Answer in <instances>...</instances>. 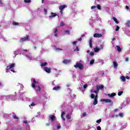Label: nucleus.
<instances>
[{
	"label": "nucleus",
	"instance_id": "nucleus-1",
	"mask_svg": "<svg viewBox=\"0 0 130 130\" xmlns=\"http://www.w3.org/2000/svg\"><path fill=\"white\" fill-rule=\"evenodd\" d=\"M74 67L75 69H79V70H81V71L84 70V65L79 62H77L76 64L74 65Z\"/></svg>",
	"mask_w": 130,
	"mask_h": 130
},
{
	"label": "nucleus",
	"instance_id": "nucleus-2",
	"mask_svg": "<svg viewBox=\"0 0 130 130\" xmlns=\"http://www.w3.org/2000/svg\"><path fill=\"white\" fill-rule=\"evenodd\" d=\"M101 101L102 102H105V103H110L109 105L110 106H112V105H113V102H112V101H111V100L110 99H102Z\"/></svg>",
	"mask_w": 130,
	"mask_h": 130
},
{
	"label": "nucleus",
	"instance_id": "nucleus-3",
	"mask_svg": "<svg viewBox=\"0 0 130 130\" xmlns=\"http://www.w3.org/2000/svg\"><path fill=\"white\" fill-rule=\"evenodd\" d=\"M66 8H67V6H66V5L60 6L59 7V9L60 10L59 13H60V14H62L63 10H64V9H66Z\"/></svg>",
	"mask_w": 130,
	"mask_h": 130
},
{
	"label": "nucleus",
	"instance_id": "nucleus-4",
	"mask_svg": "<svg viewBox=\"0 0 130 130\" xmlns=\"http://www.w3.org/2000/svg\"><path fill=\"white\" fill-rule=\"evenodd\" d=\"M15 66V63H12L8 66L7 67V69L6 70V73H8V71L11 69H13V68H14Z\"/></svg>",
	"mask_w": 130,
	"mask_h": 130
},
{
	"label": "nucleus",
	"instance_id": "nucleus-5",
	"mask_svg": "<svg viewBox=\"0 0 130 130\" xmlns=\"http://www.w3.org/2000/svg\"><path fill=\"white\" fill-rule=\"evenodd\" d=\"M51 15H50L49 16L50 19H52V18H54V17H56V16H57L58 18H59V16L58 15L56 14V13L51 12Z\"/></svg>",
	"mask_w": 130,
	"mask_h": 130
},
{
	"label": "nucleus",
	"instance_id": "nucleus-6",
	"mask_svg": "<svg viewBox=\"0 0 130 130\" xmlns=\"http://www.w3.org/2000/svg\"><path fill=\"white\" fill-rule=\"evenodd\" d=\"M33 81V83L32 84L31 87H32V88H34V89H35L36 88V83H38L37 81H36V80H35V79H32Z\"/></svg>",
	"mask_w": 130,
	"mask_h": 130
},
{
	"label": "nucleus",
	"instance_id": "nucleus-7",
	"mask_svg": "<svg viewBox=\"0 0 130 130\" xmlns=\"http://www.w3.org/2000/svg\"><path fill=\"white\" fill-rule=\"evenodd\" d=\"M29 39V36H26L24 38H22L20 39V42H24V41H27Z\"/></svg>",
	"mask_w": 130,
	"mask_h": 130
},
{
	"label": "nucleus",
	"instance_id": "nucleus-8",
	"mask_svg": "<svg viewBox=\"0 0 130 130\" xmlns=\"http://www.w3.org/2000/svg\"><path fill=\"white\" fill-rule=\"evenodd\" d=\"M62 62L64 64H69V63H71V59H64L62 61Z\"/></svg>",
	"mask_w": 130,
	"mask_h": 130
},
{
	"label": "nucleus",
	"instance_id": "nucleus-9",
	"mask_svg": "<svg viewBox=\"0 0 130 130\" xmlns=\"http://www.w3.org/2000/svg\"><path fill=\"white\" fill-rule=\"evenodd\" d=\"M93 37L95 38H100L102 37V35L101 34H94L93 35Z\"/></svg>",
	"mask_w": 130,
	"mask_h": 130
},
{
	"label": "nucleus",
	"instance_id": "nucleus-10",
	"mask_svg": "<svg viewBox=\"0 0 130 130\" xmlns=\"http://www.w3.org/2000/svg\"><path fill=\"white\" fill-rule=\"evenodd\" d=\"M44 70L46 73H48V74H50V71H51V69L50 68H49L48 67H46L44 68Z\"/></svg>",
	"mask_w": 130,
	"mask_h": 130
},
{
	"label": "nucleus",
	"instance_id": "nucleus-11",
	"mask_svg": "<svg viewBox=\"0 0 130 130\" xmlns=\"http://www.w3.org/2000/svg\"><path fill=\"white\" fill-rule=\"evenodd\" d=\"M108 96L109 97H111V98H112V97H114V96H116V93L113 92V93H112L111 94H108Z\"/></svg>",
	"mask_w": 130,
	"mask_h": 130
},
{
	"label": "nucleus",
	"instance_id": "nucleus-12",
	"mask_svg": "<svg viewBox=\"0 0 130 130\" xmlns=\"http://www.w3.org/2000/svg\"><path fill=\"white\" fill-rule=\"evenodd\" d=\"M50 119L51 120H52V121H54V119H55V116L53 115H50Z\"/></svg>",
	"mask_w": 130,
	"mask_h": 130
},
{
	"label": "nucleus",
	"instance_id": "nucleus-13",
	"mask_svg": "<svg viewBox=\"0 0 130 130\" xmlns=\"http://www.w3.org/2000/svg\"><path fill=\"white\" fill-rule=\"evenodd\" d=\"M61 87L60 86H55L53 87V90H55L56 91H57L58 90H60Z\"/></svg>",
	"mask_w": 130,
	"mask_h": 130
},
{
	"label": "nucleus",
	"instance_id": "nucleus-14",
	"mask_svg": "<svg viewBox=\"0 0 130 130\" xmlns=\"http://www.w3.org/2000/svg\"><path fill=\"white\" fill-rule=\"evenodd\" d=\"M113 65H114V69H116L117 67H118V64H117V62L116 61H114L113 62Z\"/></svg>",
	"mask_w": 130,
	"mask_h": 130
},
{
	"label": "nucleus",
	"instance_id": "nucleus-15",
	"mask_svg": "<svg viewBox=\"0 0 130 130\" xmlns=\"http://www.w3.org/2000/svg\"><path fill=\"white\" fill-rule=\"evenodd\" d=\"M36 90L38 92H40L41 91V88L40 87V86L38 85L36 86Z\"/></svg>",
	"mask_w": 130,
	"mask_h": 130
},
{
	"label": "nucleus",
	"instance_id": "nucleus-16",
	"mask_svg": "<svg viewBox=\"0 0 130 130\" xmlns=\"http://www.w3.org/2000/svg\"><path fill=\"white\" fill-rule=\"evenodd\" d=\"M116 47L117 48V50L118 51V52H120V51H121V48H120L119 45L116 46Z\"/></svg>",
	"mask_w": 130,
	"mask_h": 130
},
{
	"label": "nucleus",
	"instance_id": "nucleus-17",
	"mask_svg": "<svg viewBox=\"0 0 130 130\" xmlns=\"http://www.w3.org/2000/svg\"><path fill=\"white\" fill-rule=\"evenodd\" d=\"M93 104V105H96L98 104V100H96V98L94 99Z\"/></svg>",
	"mask_w": 130,
	"mask_h": 130
},
{
	"label": "nucleus",
	"instance_id": "nucleus-18",
	"mask_svg": "<svg viewBox=\"0 0 130 130\" xmlns=\"http://www.w3.org/2000/svg\"><path fill=\"white\" fill-rule=\"evenodd\" d=\"M66 115V112H62L61 114V117L62 118V119L64 121L66 120V119L63 118V115Z\"/></svg>",
	"mask_w": 130,
	"mask_h": 130
},
{
	"label": "nucleus",
	"instance_id": "nucleus-19",
	"mask_svg": "<svg viewBox=\"0 0 130 130\" xmlns=\"http://www.w3.org/2000/svg\"><path fill=\"white\" fill-rule=\"evenodd\" d=\"M113 20L115 22L116 24H119L118 21H117V19L114 17H113Z\"/></svg>",
	"mask_w": 130,
	"mask_h": 130
},
{
	"label": "nucleus",
	"instance_id": "nucleus-20",
	"mask_svg": "<svg viewBox=\"0 0 130 130\" xmlns=\"http://www.w3.org/2000/svg\"><path fill=\"white\" fill-rule=\"evenodd\" d=\"M12 25H13V26H18V25H19V23L16 22L13 20L12 22Z\"/></svg>",
	"mask_w": 130,
	"mask_h": 130
},
{
	"label": "nucleus",
	"instance_id": "nucleus-21",
	"mask_svg": "<svg viewBox=\"0 0 130 130\" xmlns=\"http://www.w3.org/2000/svg\"><path fill=\"white\" fill-rule=\"evenodd\" d=\"M89 43L90 47L92 48V38L89 39Z\"/></svg>",
	"mask_w": 130,
	"mask_h": 130
},
{
	"label": "nucleus",
	"instance_id": "nucleus-22",
	"mask_svg": "<svg viewBox=\"0 0 130 130\" xmlns=\"http://www.w3.org/2000/svg\"><path fill=\"white\" fill-rule=\"evenodd\" d=\"M46 66H47V62H45L44 63H41V67H45Z\"/></svg>",
	"mask_w": 130,
	"mask_h": 130
},
{
	"label": "nucleus",
	"instance_id": "nucleus-23",
	"mask_svg": "<svg viewBox=\"0 0 130 130\" xmlns=\"http://www.w3.org/2000/svg\"><path fill=\"white\" fill-rule=\"evenodd\" d=\"M121 80L122 82H125V76H121Z\"/></svg>",
	"mask_w": 130,
	"mask_h": 130
},
{
	"label": "nucleus",
	"instance_id": "nucleus-24",
	"mask_svg": "<svg viewBox=\"0 0 130 130\" xmlns=\"http://www.w3.org/2000/svg\"><path fill=\"white\" fill-rule=\"evenodd\" d=\"M13 118H14V119H19V117H18V116H17V115L16 114H14L13 115Z\"/></svg>",
	"mask_w": 130,
	"mask_h": 130
},
{
	"label": "nucleus",
	"instance_id": "nucleus-25",
	"mask_svg": "<svg viewBox=\"0 0 130 130\" xmlns=\"http://www.w3.org/2000/svg\"><path fill=\"white\" fill-rule=\"evenodd\" d=\"M122 94H123V91H119L118 93V96H121V95H122Z\"/></svg>",
	"mask_w": 130,
	"mask_h": 130
},
{
	"label": "nucleus",
	"instance_id": "nucleus-26",
	"mask_svg": "<svg viewBox=\"0 0 130 130\" xmlns=\"http://www.w3.org/2000/svg\"><path fill=\"white\" fill-rule=\"evenodd\" d=\"M126 27H130V21H128L126 23Z\"/></svg>",
	"mask_w": 130,
	"mask_h": 130
},
{
	"label": "nucleus",
	"instance_id": "nucleus-27",
	"mask_svg": "<svg viewBox=\"0 0 130 130\" xmlns=\"http://www.w3.org/2000/svg\"><path fill=\"white\" fill-rule=\"evenodd\" d=\"M96 8H97L98 10H101V6H100V5L98 4L96 6Z\"/></svg>",
	"mask_w": 130,
	"mask_h": 130
},
{
	"label": "nucleus",
	"instance_id": "nucleus-28",
	"mask_svg": "<svg viewBox=\"0 0 130 130\" xmlns=\"http://www.w3.org/2000/svg\"><path fill=\"white\" fill-rule=\"evenodd\" d=\"M26 57H27V58H28V59H29L30 60H32V56H30V55H27L26 56Z\"/></svg>",
	"mask_w": 130,
	"mask_h": 130
},
{
	"label": "nucleus",
	"instance_id": "nucleus-29",
	"mask_svg": "<svg viewBox=\"0 0 130 130\" xmlns=\"http://www.w3.org/2000/svg\"><path fill=\"white\" fill-rule=\"evenodd\" d=\"M94 50L95 52H98V51H99V50H100V49H99L98 48H95L94 49Z\"/></svg>",
	"mask_w": 130,
	"mask_h": 130
},
{
	"label": "nucleus",
	"instance_id": "nucleus-30",
	"mask_svg": "<svg viewBox=\"0 0 130 130\" xmlns=\"http://www.w3.org/2000/svg\"><path fill=\"white\" fill-rule=\"evenodd\" d=\"M24 3H26V4H29L31 3V0H24Z\"/></svg>",
	"mask_w": 130,
	"mask_h": 130
},
{
	"label": "nucleus",
	"instance_id": "nucleus-31",
	"mask_svg": "<svg viewBox=\"0 0 130 130\" xmlns=\"http://www.w3.org/2000/svg\"><path fill=\"white\" fill-rule=\"evenodd\" d=\"M66 118L68 119H71V115H70V114H67L66 115Z\"/></svg>",
	"mask_w": 130,
	"mask_h": 130
},
{
	"label": "nucleus",
	"instance_id": "nucleus-32",
	"mask_svg": "<svg viewBox=\"0 0 130 130\" xmlns=\"http://www.w3.org/2000/svg\"><path fill=\"white\" fill-rule=\"evenodd\" d=\"M60 26H61V27L64 26V23H63V21H61L60 23Z\"/></svg>",
	"mask_w": 130,
	"mask_h": 130
},
{
	"label": "nucleus",
	"instance_id": "nucleus-33",
	"mask_svg": "<svg viewBox=\"0 0 130 130\" xmlns=\"http://www.w3.org/2000/svg\"><path fill=\"white\" fill-rule=\"evenodd\" d=\"M94 61H95V60L93 59H92L90 61V64H93V63H94Z\"/></svg>",
	"mask_w": 130,
	"mask_h": 130
},
{
	"label": "nucleus",
	"instance_id": "nucleus-34",
	"mask_svg": "<svg viewBox=\"0 0 130 130\" xmlns=\"http://www.w3.org/2000/svg\"><path fill=\"white\" fill-rule=\"evenodd\" d=\"M64 33H65L66 34L70 35V30H66L64 31Z\"/></svg>",
	"mask_w": 130,
	"mask_h": 130
},
{
	"label": "nucleus",
	"instance_id": "nucleus-35",
	"mask_svg": "<svg viewBox=\"0 0 130 130\" xmlns=\"http://www.w3.org/2000/svg\"><path fill=\"white\" fill-rule=\"evenodd\" d=\"M96 91H98V92H99V90H100V88L99 87V85H96Z\"/></svg>",
	"mask_w": 130,
	"mask_h": 130
},
{
	"label": "nucleus",
	"instance_id": "nucleus-36",
	"mask_svg": "<svg viewBox=\"0 0 130 130\" xmlns=\"http://www.w3.org/2000/svg\"><path fill=\"white\" fill-rule=\"evenodd\" d=\"M90 97L91 99H94L95 98V95L94 94H91Z\"/></svg>",
	"mask_w": 130,
	"mask_h": 130
},
{
	"label": "nucleus",
	"instance_id": "nucleus-37",
	"mask_svg": "<svg viewBox=\"0 0 130 130\" xmlns=\"http://www.w3.org/2000/svg\"><path fill=\"white\" fill-rule=\"evenodd\" d=\"M100 89L102 90V89H104V86L103 85H99Z\"/></svg>",
	"mask_w": 130,
	"mask_h": 130
},
{
	"label": "nucleus",
	"instance_id": "nucleus-38",
	"mask_svg": "<svg viewBox=\"0 0 130 130\" xmlns=\"http://www.w3.org/2000/svg\"><path fill=\"white\" fill-rule=\"evenodd\" d=\"M102 120L101 119H100L96 120V122L97 123H100V122H101Z\"/></svg>",
	"mask_w": 130,
	"mask_h": 130
},
{
	"label": "nucleus",
	"instance_id": "nucleus-39",
	"mask_svg": "<svg viewBox=\"0 0 130 130\" xmlns=\"http://www.w3.org/2000/svg\"><path fill=\"white\" fill-rule=\"evenodd\" d=\"M119 26H118V25L116 26V28L115 29V31H118L119 30Z\"/></svg>",
	"mask_w": 130,
	"mask_h": 130
},
{
	"label": "nucleus",
	"instance_id": "nucleus-40",
	"mask_svg": "<svg viewBox=\"0 0 130 130\" xmlns=\"http://www.w3.org/2000/svg\"><path fill=\"white\" fill-rule=\"evenodd\" d=\"M79 50H80V49H79V47L77 46L76 49L74 50V51H79Z\"/></svg>",
	"mask_w": 130,
	"mask_h": 130
},
{
	"label": "nucleus",
	"instance_id": "nucleus-41",
	"mask_svg": "<svg viewBox=\"0 0 130 130\" xmlns=\"http://www.w3.org/2000/svg\"><path fill=\"white\" fill-rule=\"evenodd\" d=\"M99 91H98L97 90H93V91H91V92L92 93H95L96 94H97Z\"/></svg>",
	"mask_w": 130,
	"mask_h": 130
},
{
	"label": "nucleus",
	"instance_id": "nucleus-42",
	"mask_svg": "<svg viewBox=\"0 0 130 130\" xmlns=\"http://www.w3.org/2000/svg\"><path fill=\"white\" fill-rule=\"evenodd\" d=\"M44 12L46 15V14H47V10H46V9L45 8L44 9Z\"/></svg>",
	"mask_w": 130,
	"mask_h": 130
},
{
	"label": "nucleus",
	"instance_id": "nucleus-43",
	"mask_svg": "<svg viewBox=\"0 0 130 130\" xmlns=\"http://www.w3.org/2000/svg\"><path fill=\"white\" fill-rule=\"evenodd\" d=\"M119 115L120 116V117H123V114L122 113H119Z\"/></svg>",
	"mask_w": 130,
	"mask_h": 130
},
{
	"label": "nucleus",
	"instance_id": "nucleus-44",
	"mask_svg": "<svg viewBox=\"0 0 130 130\" xmlns=\"http://www.w3.org/2000/svg\"><path fill=\"white\" fill-rule=\"evenodd\" d=\"M87 87H88V85L87 84H84V85L83 86L84 89H86Z\"/></svg>",
	"mask_w": 130,
	"mask_h": 130
},
{
	"label": "nucleus",
	"instance_id": "nucleus-45",
	"mask_svg": "<svg viewBox=\"0 0 130 130\" xmlns=\"http://www.w3.org/2000/svg\"><path fill=\"white\" fill-rule=\"evenodd\" d=\"M96 8L95 6H92L91 7V10H94V9H95Z\"/></svg>",
	"mask_w": 130,
	"mask_h": 130
},
{
	"label": "nucleus",
	"instance_id": "nucleus-46",
	"mask_svg": "<svg viewBox=\"0 0 130 130\" xmlns=\"http://www.w3.org/2000/svg\"><path fill=\"white\" fill-rule=\"evenodd\" d=\"M23 123H25V124H28V121L27 120L23 121Z\"/></svg>",
	"mask_w": 130,
	"mask_h": 130
},
{
	"label": "nucleus",
	"instance_id": "nucleus-47",
	"mask_svg": "<svg viewBox=\"0 0 130 130\" xmlns=\"http://www.w3.org/2000/svg\"><path fill=\"white\" fill-rule=\"evenodd\" d=\"M98 100V94H96L95 96H94V99Z\"/></svg>",
	"mask_w": 130,
	"mask_h": 130
},
{
	"label": "nucleus",
	"instance_id": "nucleus-48",
	"mask_svg": "<svg viewBox=\"0 0 130 130\" xmlns=\"http://www.w3.org/2000/svg\"><path fill=\"white\" fill-rule=\"evenodd\" d=\"M98 130H101V127L100 126H98L97 127Z\"/></svg>",
	"mask_w": 130,
	"mask_h": 130
},
{
	"label": "nucleus",
	"instance_id": "nucleus-49",
	"mask_svg": "<svg viewBox=\"0 0 130 130\" xmlns=\"http://www.w3.org/2000/svg\"><path fill=\"white\" fill-rule=\"evenodd\" d=\"M30 106H35V104H34V103H32V104H31L30 105H29V107Z\"/></svg>",
	"mask_w": 130,
	"mask_h": 130
},
{
	"label": "nucleus",
	"instance_id": "nucleus-50",
	"mask_svg": "<svg viewBox=\"0 0 130 130\" xmlns=\"http://www.w3.org/2000/svg\"><path fill=\"white\" fill-rule=\"evenodd\" d=\"M46 125L47 126H48L50 125V122L47 123L46 124Z\"/></svg>",
	"mask_w": 130,
	"mask_h": 130
},
{
	"label": "nucleus",
	"instance_id": "nucleus-51",
	"mask_svg": "<svg viewBox=\"0 0 130 130\" xmlns=\"http://www.w3.org/2000/svg\"><path fill=\"white\" fill-rule=\"evenodd\" d=\"M90 55H94V52H91L90 53Z\"/></svg>",
	"mask_w": 130,
	"mask_h": 130
},
{
	"label": "nucleus",
	"instance_id": "nucleus-52",
	"mask_svg": "<svg viewBox=\"0 0 130 130\" xmlns=\"http://www.w3.org/2000/svg\"><path fill=\"white\" fill-rule=\"evenodd\" d=\"M125 9H126V10H129V7H128V6H126Z\"/></svg>",
	"mask_w": 130,
	"mask_h": 130
},
{
	"label": "nucleus",
	"instance_id": "nucleus-53",
	"mask_svg": "<svg viewBox=\"0 0 130 130\" xmlns=\"http://www.w3.org/2000/svg\"><path fill=\"white\" fill-rule=\"evenodd\" d=\"M86 113L84 112L83 113V116H86Z\"/></svg>",
	"mask_w": 130,
	"mask_h": 130
},
{
	"label": "nucleus",
	"instance_id": "nucleus-54",
	"mask_svg": "<svg viewBox=\"0 0 130 130\" xmlns=\"http://www.w3.org/2000/svg\"><path fill=\"white\" fill-rule=\"evenodd\" d=\"M125 79H127V80H129L130 78H129V77L126 76Z\"/></svg>",
	"mask_w": 130,
	"mask_h": 130
},
{
	"label": "nucleus",
	"instance_id": "nucleus-55",
	"mask_svg": "<svg viewBox=\"0 0 130 130\" xmlns=\"http://www.w3.org/2000/svg\"><path fill=\"white\" fill-rule=\"evenodd\" d=\"M125 61H128V57L125 58Z\"/></svg>",
	"mask_w": 130,
	"mask_h": 130
},
{
	"label": "nucleus",
	"instance_id": "nucleus-56",
	"mask_svg": "<svg viewBox=\"0 0 130 130\" xmlns=\"http://www.w3.org/2000/svg\"><path fill=\"white\" fill-rule=\"evenodd\" d=\"M73 44H74V45H76V43H77V42H73Z\"/></svg>",
	"mask_w": 130,
	"mask_h": 130
},
{
	"label": "nucleus",
	"instance_id": "nucleus-57",
	"mask_svg": "<svg viewBox=\"0 0 130 130\" xmlns=\"http://www.w3.org/2000/svg\"><path fill=\"white\" fill-rule=\"evenodd\" d=\"M56 50H62V49L56 48Z\"/></svg>",
	"mask_w": 130,
	"mask_h": 130
},
{
	"label": "nucleus",
	"instance_id": "nucleus-58",
	"mask_svg": "<svg viewBox=\"0 0 130 130\" xmlns=\"http://www.w3.org/2000/svg\"><path fill=\"white\" fill-rule=\"evenodd\" d=\"M56 32H57V28H56L54 30V33H56Z\"/></svg>",
	"mask_w": 130,
	"mask_h": 130
},
{
	"label": "nucleus",
	"instance_id": "nucleus-59",
	"mask_svg": "<svg viewBox=\"0 0 130 130\" xmlns=\"http://www.w3.org/2000/svg\"><path fill=\"white\" fill-rule=\"evenodd\" d=\"M78 41H82V38H79Z\"/></svg>",
	"mask_w": 130,
	"mask_h": 130
},
{
	"label": "nucleus",
	"instance_id": "nucleus-60",
	"mask_svg": "<svg viewBox=\"0 0 130 130\" xmlns=\"http://www.w3.org/2000/svg\"><path fill=\"white\" fill-rule=\"evenodd\" d=\"M61 126L60 125L57 126V129H59V128H60Z\"/></svg>",
	"mask_w": 130,
	"mask_h": 130
},
{
	"label": "nucleus",
	"instance_id": "nucleus-61",
	"mask_svg": "<svg viewBox=\"0 0 130 130\" xmlns=\"http://www.w3.org/2000/svg\"><path fill=\"white\" fill-rule=\"evenodd\" d=\"M54 36H55V37H57V34H56V32L55 33Z\"/></svg>",
	"mask_w": 130,
	"mask_h": 130
},
{
	"label": "nucleus",
	"instance_id": "nucleus-62",
	"mask_svg": "<svg viewBox=\"0 0 130 130\" xmlns=\"http://www.w3.org/2000/svg\"><path fill=\"white\" fill-rule=\"evenodd\" d=\"M0 4L3 5V2L2 1V0H0Z\"/></svg>",
	"mask_w": 130,
	"mask_h": 130
},
{
	"label": "nucleus",
	"instance_id": "nucleus-63",
	"mask_svg": "<svg viewBox=\"0 0 130 130\" xmlns=\"http://www.w3.org/2000/svg\"><path fill=\"white\" fill-rule=\"evenodd\" d=\"M11 72H13V73H15V70H11Z\"/></svg>",
	"mask_w": 130,
	"mask_h": 130
},
{
	"label": "nucleus",
	"instance_id": "nucleus-64",
	"mask_svg": "<svg viewBox=\"0 0 130 130\" xmlns=\"http://www.w3.org/2000/svg\"><path fill=\"white\" fill-rule=\"evenodd\" d=\"M23 51H25L26 52H27V51H28L27 50H23Z\"/></svg>",
	"mask_w": 130,
	"mask_h": 130
}]
</instances>
